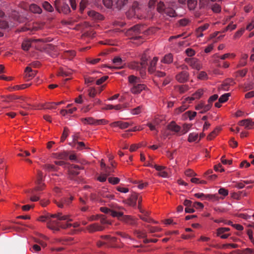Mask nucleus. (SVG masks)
<instances>
[{
    "label": "nucleus",
    "mask_w": 254,
    "mask_h": 254,
    "mask_svg": "<svg viewBox=\"0 0 254 254\" xmlns=\"http://www.w3.org/2000/svg\"><path fill=\"white\" fill-rule=\"evenodd\" d=\"M75 56V52L74 51H67L64 53V56L67 59H71Z\"/></svg>",
    "instance_id": "obj_39"
},
{
    "label": "nucleus",
    "mask_w": 254,
    "mask_h": 254,
    "mask_svg": "<svg viewBox=\"0 0 254 254\" xmlns=\"http://www.w3.org/2000/svg\"><path fill=\"white\" fill-rule=\"evenodd\" d=\"M158 60L157 57H154L152 60L150 62L149 66L148 67V71L150 73H153L155 71V66L156 63Z\"/></svg>",
    "instance_id": "obj_21"
},
{
    "label": "nucleus",
    "mask_w": 254,
    "mask_h": 254,
    "mask_svg": "<svg viewBox=\"0 0 254 254\" xmlns=\"http://www.w3.org/2000/svg\"><path fill=\"white\" fill-rule=\"evenodd\" d=\"M173 58L171 54L166 55L161 60V62L164 64H169L173 62Z\"/></svg>",
    "instance_id": "obj_29"
},
{
    "label": "nucleus",
    "mask_w": 254,
    "mask_h": 254,
    "mask_svg": "<svg viewBox=\"0 0 254 254\" xmlns=\"http://www.w3.org/2000/svg\"><path fill=\"white\" fill-rule=\"evenodd\" d=\"M29 10L34 13L40 14L42 12L41 8L36 4H31L29 7Z\"/></svg>",
    "instance_id": "obj_24"
},
{
    "label": "nucleus",
    "mask_w": 254,
    "mask_h": 254,
    "mask_svg": "<svg viewBox=\"0 0 254 254\" xmlns=\"http://www.w3.org/2000/svg\"><path fill=\"white\" fill-rule=\"evenodd\" d=\"M133 234L139 239L145 238L147 237L146 232L144 231L134 230L133 231Z\"/></svg>",
    "instance_id": "obj_28"
},
{
    "label": "nucleus",
    "mask_w": 254,
    "mask_h": 254,
    "mask_svg": "<svg viewBox=\"0 0 254 254\" xmlns=\"http://www.w3.org/2000/svg\"><path fill=\"white\" fill-rule=\"evenodd\" d=\"M80 168L76 165H70L69 168V173L73 176H77L79 173Z\"/></svg>",
    "instance_id": "obj_23"
},
{
    "label": "nucleus",
    "mask_w": 254,
    "mask_h": 254,
    "mask_svg": "<svg viewBox=\"0 0 254 254\" xmlns=\"http://www.w3.org/2000/svg\"><path fill=\"white\" fill-rule=\"evenodd\" d=\"M248 58V55L247 54H243L242 55V58L241 59V60L239 62V63L237 65V68H240L241 67H243L245 66L247 64V60Z\"/></svg>",
    "instance_id": "obj_27"
},
{
    "label": "nucleus",
    "mask_w": 254,
    "mask_h": 254,
    "mask_svg": "<svg viewBox=\"0 0 254 254\" xmlns=\"http://www.w3.org/2000/svg\"><path fill=\"white\" fill-rule=\"evenodd\" d=\"M128 0H116L115 5L118 9L123 8L127 3Z\"/></svg>",
    "instance_id": "obj_25"
},
{
    "label": "nucleus",
    "mask_w": 254,
    "mask_h": 254,
    "mask_svg": "<svg viewBox=\"0 0 254 254\" xmlns=\"http://www.w3.org/2000/svg\"><path fill=\"white\" fill-rule=\"evenodd\" d=\"M25 78L27 80L33 77L36 74V71L33 70L31 67L27 66L25 70Z\"/></svg>",
    "instance_id": "obj_20"
},
{
    "label": "nucleus",
    "mask_w": 254,
    "mask_h": 254,
    "mask_svg": "<svg viewBox=\"0 0 254 254\" xmlns=\"http://www.w3.org/2000/svg\"><path fill=\"white\" fill-rule=\"evenodd\" d=\"M43 168L47 171H55L56 169V167L54 165L46 164L43 166Z\"/></svg>",
    "instance_id": "obj_51"
},
{
    "label": "nucleus",
    "mask_w": 254,
    "mask_h": 254,
    "mask_svg": "<svg viewBox=\"0 0 254 254\" xmlns=\"http://www.w3.org/2000/svg\"><path fill=\"white\" fill-rule=\"evenodd\" d=\"M138 194L133 192L132 193L128 199L127 200V203L131 206L136 205V201L138 199Z\"/></svg>",
    "instance_id": "obj_18"
},
{
    "label": "nucleus",
    "mask_w": 254,
    "mask_h": 254,
    "mask_svg": "<svg viewBox=\"0 0 254 254\" xmlns=\"http://www.w3.org/2000/svg\"><path fill=\"white\" fill-rule=\"evenodd\" d=\"M139 9V4L137 2L135 1L132 3L131 8L129 9L128 12L131 15H135L136 11Z\"/></svg>",
    "instance_id": "obj_32"
},
{
    "label": "nucleus",
    "mask_w": 254,
    "mask_h": 254,
    "mask_svg": "<svg viewBox=\"0 0 254 254\" xmlns=\"http://www.w3.org/2000/svg\"><path fill=\"white\" fill-rule=\"evenodd\" d=\"M146 227L148 228L149 232L151 233H154L157 232H159L161 230V228L158 227L151 226L150 225H146Z\"/></svg>",
    "instance_id": "obj_43"
},
{
    "label": "nucleus",
    "mask_w": 254,
    "mask_h": 254,
    "mask_svg": "<svg viewBox=\"0 0 254 254\" xmlns=\"http://www.w3.org/2000/svg\"><path fill=\"white\" fill-rule=\"evenodd\" d=\"M108 78V76H104L100 78V79H98L96 80V84L97 85H100L102 84L104 81H105Z\"/></svg>",
    "instance_id": "obj_63"
},
{
    "label": "nucleus",
    "mask_w": 254,
    "mask_h": 254,
    "mask_svg": "<svg viewBox=\"0 0 254 254\" xmlns=\"http://www.w3.org/2000/svg\"><path fill=\"white\" fill-rule=\"evenodd\" d=\"M209 26V24L206 23V24H204L203 25L199 27L197 29V33L202 32L203 31L207 29Z\"/></svg>",
    "instance_id": "obj_53"
},
{
    "label": "nucleus",
    "mask_w": 254,
    "mask_h": 254,
    "mask_svg": "<svg viewBox=\"0 0 254 254\" xmlns=\"http://www.w3.org/2000/svg\"><path fill=\"white\" fill-rule=\"evenodd\" d=\"M191 126L190 124H184L182 128L181 127V134L187 133L191 127Z\"/></svg>",
    "instance_id": "obj_42"
},
{
    "label": "nucleus",
    "mask_w": 254,
    "mask_h": 254,
    "mask_svg": "<svg viewBox=\"0 0 254 254\" xmlns=\"http://www.w3.org/2000/svg\"><path fill=\"white\" fill-rule=\"evenodd\" d=\"M43 173L41 171H38L37 174V179L36 181V184L40 185L43 180Z\"/></svg>",
    "instance_id": "obj_48"
},
{
    "label": "nucleus",
    "mask_w": 254,
    "mask_h": 254,
    "mask_svg": "<svg viewBox=\"0 0 254 254\" xmlns=\"http://www.w3.org/2000/svg\"><path fill=\"white\" fill-rule=\"evenodd\" d=\"M194 196L200 199L201 200L205 199L210 200L214 199L216 197L215 195L204 194L203 193H196L194 194Z\"/></svg>",
    "instance_id": "obj_17"
},
{
    "label": "nucleus",
    "mask_w": 254,
    "mask_h": 254,
    "mask_svg": "<svg viewBox=\"0 0 254 254\" xmlns=\"http://www.w3.org/2000/svg\"><path fill=\"white\" fill-rule=\"evenodd\" d=\"M108 123V121L105 119L95 120V125H105Z\"/></svg>",
    "instance_id": "obj_61"
},
{
    "label": "nucleus",
    "mask_w": 254,
    "mask_h": 254,
    "mask_svg": "<svg viewBox=\"0 0 254 254\" xmlns=\"http://www.w3.org/2000/svg\"><path fill=\"white\" fill-rule=\"evenodd\" d=\"M43 7L45 10L49 12H52L54 10L53 6L47 1H44L43 3Z\"/></svg>",
    "instance_id": "obj_40"
},
{
    "label": "nucleus",
    "mask_w": 254,
    "mask_h": 254,
    "mask_svg": "<svg viewBox=\"0 0 254 254\" xmlns=\"http://www.w3.org/2000/svg\"><path fill=\"white\" fill-rule=\"evenodd\" d=\"M42 107L43 109L50 110L55 109L56 108L55 105V102L46 103L45 104H43Z\"/></svg>",
    "instance_id": "obj_38"
},
{
    "label": "nucleus",
    "mask_w": 254,
    "mask_h": 254,
    "mask_svg": "<svg viewBox=\"0 0 254 254\" xmlns=\"http://www.w3.org/2000/svg\"><path fill=\"white\" fill-rule=\"evenodd\" d=\"M5 16L4 12L0 10V28L6 29L8 27V23L5 20Z\"/></svg>",
    "instance_id": "obj_15"
},
{
    "label": "nucleus",
    "mask_w": 254,
    "mask_h": 254,
    "mask_svg": "<svg viewBox=\"0 0 254 254\" xmlns=\"http://www.w3.org/2000/svg\"><path fill=\"white\" fill-rule=\"evenodd\" d=\"M73 199V197L71 196L69 197H64L61 198L59 200H56L55 203L59 207L64 208L65 206H68Z\"/></svg>",
    "instance_id": "obj_6"
},
{
    "label": "nucleus",
    "mask_w": 254,
    "mask_h": 254,
    "mask_svg": "<svg viewBox=\"0 0 254 254\" xmlns=\"http://www.w3.org/2000/svg\"><path fill=\"white\" fill-rule=\"evenodd\" d=\"M189 73L186 71L180 72L176 76V80L180 83H184L188 80Z\"/></svg>",
    "instance_id": "obj_9"
},
{
    "label": "nucleus",
    "mask_w": 254,
    "mask_h": 254,
    "mask_svg": "<svg viewBox=\"0 0 254 254\" xmlns=\"http://www.w3.org/2000/svg\"><path fill=\"white\" fill-rule=\"evenodd\" d=\"M68 131H69L67 127H64L63 134L61 137V140L62 142H64L65 141L66 138L68 136Z\"/></svg>",
    "instance_id": "obj_45"
},
{
    "label": "nucleus",
    "mask_w": 254,
    "mask_h": 254,
    "mask_svg": "<svg viewBox=\"0 0 254 254\" xmlns=\"http://www.w3.org/2000/svg\"><path fill=\"white\" fill-rule=\"evenodd\" d=\"M113 64H114V66H108L109 68H117V69H121L124 67V65L125 63H124L122 59L119 57H115L113 60Z\"/></svg>",
    "instance_id": "obj_13"
},
{
    "label": "nucleus",
    "mask_w": 254,
    "mask_h": 254,
    "mask_svg": "<svg viewBox=\"0 0 254 254\" xmlns=\"http://www.w3.org/2000/svg\"><path fill=\"white\" fill-rule=\"evenodd\" d=\"M212 10L215 13H219L221 12V8L220 5L218 3L213 4L211 7Z\"/></svg>",
    "instance_id": "obj_44"
},
{
    "label": "nucleus",
    "mask_w": 254,
    "mask_h": 254,
    "mask_svg": "<svg viewBox=\"0 0 254 254\" xmlns=\"http://www.w3.org/2000/svg\"><path fill=\"white\" fill-rule=\"evenodd\" d=\"M248 69L247 68H245L242 70L237 71L234 73V75L236 77H237L238 76L244 77L246 75Z\"/></svg>",
    "instance_id": "obj_36"
},
{
    "label": "nucleus",
    "mask_w": 254,
    "mask_h": 254,
    "mask_svg": "<svg viewBox=\"0 0 254 254\" xmlns=\"http://www.w3.org/2000/svg\"><path fill=\"white\" fill-rule=\"evenodd\" d=\"M212 105V104L211 103L209 102H208V104L207 105L204 104L203 110L201 111L200 113L203 114L210 110V109L211 108Z\"/></svg>",
    "instance_id": "obj_55"
},
{
    "label": "nucleus",
    "mask_w": 254,
    "mask_h": 254,
    "mask_svg": "<svg viewBox=\"0 0 254 254\" xmlns=\"http://www.w3.org/2000/svg\"><path fill=\"white\" fill-rule=\"evenodd\" d=\"M88 15L90 17H93L95 19L101 20L103 18V16L98 12L95 11L91 10L88 12Z\"/></svg>",
    "instance_id": "obj_31"
},
{
    "label": "nucleus",
    "mask_w": 254,
    "mask_h": 254,
    "mask_svg": "<svg viewBox=\"0 0 254 254\" xmlns=\"http://www.w3.org/2000/svg\"><path fill=\"white\" fill-rule=\"evenodd\" d=\"M71 74V71H65L63 69H61L59 73V75L62 76H68Z\"/></svg>",
    "instance_id": "obj_52"
},
{
    "label": "nucleus",
    "mask_w": 254,
    "mask_h": 254,
    "mask_svg": "<svg viewBox=\"0 0 254 254\" xmlns=\"http://www.w3.org/2000/svg\"><path fill=\"white\" fill-rule=\"evenodd\" d=\"M52 156L54 158L66 160L69 156V152L64 151L62 152L53 153Z\"/></svg>",
    "instance_id": "obj_16"
},
{
    "label": "nucleus",
    "mask_w": 254,
    "mask_h": 254,
    "mask_svg": "<svg viewBox=\"0 0 254 254\" xmlns=\"http://www.w3.org/2000/svg\"><path fill=\"white\" fill-rule=\"evenodd\" d=\"M69 220L68 216L67 215H63L60 212L54 214H48L46 216H42L39 218V220L42 222L47 221V227L55 231H59V221H68Z\"/></svg>",
    "instance_id": "obj_1"
},
{
    "label": "nucleus",
    "mask_w": 254,
    "mask_h": 254,
    "mask_svg": "<svg viewBox=\"0 0 254 254\" xmlns=\"http://www.w3.org/2000/svg\"><path fill=\"white\" fill-rule=\"evenodd\" d=\"M31 42L30 40H25L22 44V48L24 51H27L31 47Z\"/></svg>",
    "instance_id": "obj_34"
},
{
    "label": "nucleus",
    "mask_w": 254,
    "mask_h": 254,
    "mask_svg": "<svg viewBox=\"0 0 254 254\" xmlns=\"http://www.w3.org/2000/svg\"><path fill=\"white\" fill-rule=\"evenodd\" d=\"M111 165L112 167H107L106 168H105V169H103V170L102 171L103 173L107 176L110 175L111 173L114 172V170L112 168V167H114L113 163H111Z\"/></svg>",
    "instance_id": "obj_37"
},
{
    "label": "nucleus",
    "mask_w": 254,
    "mask_h": 254,
    "mask_svg": "<svg viewBox=\"0 0 254 254\" xmlns=\"http://www.w3.org/2000/svg\"><path fill=\"white\" fill-rule=\"evenodd\" d=\"M104 229L105 227L104 226H101L98 223L92 224L86 227L87 230L91 233L97 231H102Z\"/></svg>",
    "instance_id": "obj_8"
},
{
    "label": "nucleus",
    "mask_w": 254,
    "mask_h": 254,
    "mask_svg": "<svg viewBox=\"0 0 254 254\" xmlns=\"http://www.w3.org/2000/svg\"><path fill=\"white\" fill-rule=\"evenodd\" d=\"M109 214L113 217H117L120 220L124 214L123 212L118 211L115 209H111Z\"/></svg>",
    "instance_id": "obj_30"
},
{
    "label": "nucleus",
    "mask_w": 254,
    "mask_h": 254,
    "mask_svg": "<svg viewBox=\"0 0 254 254\" xmlns=\"http://www.w3.org/2000/svg\"><path fill=\"white\" fill-rule=\"evenodd\" d=\"M147 166L154 167L156 170L159 171V172L165 168V167L163 166H160L158 165H154V166H153L150 164H148L147 165Z\"/></svg>",
    "instance_id": "obj_58"
},
{
    "label": "nucleus",
    "mask_w": 254,
    "mask_h": 254,
    "mask_svg": "<svg viewBox=\"0 0 254 254\" xmlns=\"http://www.w3.org/2000/svg\"><path fill=\"white\" fill-rule=\"evenodd\" d=\"M150 58L148 55V51H146L141 56V62H133L130 64V67L133 69L139 70L141 77L144 78L146 75V68L147 61Z\"/></svg>",
    "instance_id": "obj_2"
},
{
    "label": "nucleus",
    "mask_w": 254,
    "mask_h": 254,
    "mask_svg": "<svg viewBox=\"0 0 254 254\" xmlns=\"http://www.w3.org/2000/svg\"><path fill=\"white\" fill-rule=\"evenodd\" d=\"M128 81L130 84L131 87L135 85L136 84L139 83V78L133 75H130L128 77Z\"/></svg>",
    "instance_id": "obj_33"
},
{
    "label": "nucleus",
    "mask_w": 254,
    "mask_h": 254,
    "mask_svg": "<svg viewBox=\"0 0 254 254\" xmlns=\"http://www.w3.org/2000/svg\"><path fill=\"white\" fill-rule=\"evenodd\" d=\"M196 1L194 0H188V4L189 8L190 9H193L194 8L196 4Z\"/></svg>",
    "instance_id": "obj_50"
},
{
    "label": "nucleus",
    "mask_w": 254,
    "mask_h": 254,
    "mask_svg": "<svg viewBox=\"0 0 254 254\" xmlns=\"http://www.w3.org/2000/svg\"><path fill=\"white\" fill-rule=\"evenodd\" d=\"M144 31L143 26L138 24L130 28L127 33L131 36L130 39L138 40L142 38V36L140 35L142 34Z\"/></svg>",
    "instance_id": "obj_4"
},
{
    "label": "nucleus",
    "mask_w": 254,
    "mask_h": 254,
    "mask_svg": "<svg viewBox=\"0 0 254 254\" xmlns=\"http://www.w3.org/2000/svg\"><path fill=\"white\" fill-rule=\"evenodd\" d=\"M198 137V133H191L189 134L188 137V141L189 142H193L196 141Z\"/></svg>",
    "instance_id": "obj_41"
},
{
    "label": "nucleus",
    "mask_w": 254,
    "mask_h": 254,
    "mask_svg": "<svg viewBox=\"0 0 254 254\" xmlns=\"http://www.w3.org/2000/svg\"><path fill=\"white\" fill-rule=\"evenodd\" d=\"M203 92L202 89H198L195 93H194L192 97H188L186 99L187 101H191L192 100H194L195 99L199 98L201 95L203 94Z\"/></svg>",
    "instance_id": "obj_26"
},
{
    "label": "nucleus",
    "mask_w": 254,
    "mask_h": 254,
    "mask_svg": "<svg viewBox=\"0 0 254 254\" xmlns=\"http://www.w3.org/2000/svg\"><path fill=\"white\" fill-rule=\"evenodd\" d=\"M198 78L201 80L206 79V78H207L206 73L204 71H200L198 75Z\"/></svg>",
    "instance_id": "obj_64"
},
{
    "label": "nucleus",
    "mask_w": 254,
    "mask_h": 254,
    "mask_svg": "<svg viewBox=\"0 0 254 254\" xmlns=\"http://www.w3.org/2000/svg\"><path fill=\"white\" fill-rule=\"evenodd\" d=\"M109 183L113 185L117 184L120 182V179L117 177H110L108 179Z\"/></svg>",
    "instance_id": "obj_54"
},
{
    "label": "nucleus",
    "mask_w": 254,
    "mask_h": 254,
    "mask_svg": "<svg viewBox=\"0 0 254 254\" xmlns=\"http://www.w3.org/2000/svg\"><path fill=\"white\" fill-rule=\"evenodd\" d=\"M84 123H87L90 125H94L95 124V119L92 117L86 118L83 119Z\"/></svg>",
    "instance_id": "obj_47"
},
{
    "label": "nucleus",
    "mask_w": 254,
    "mask_h": 254,
    "mask_svg": "<svg viewBox=\"0 0 254 254\" xmlns=\"http://www.w3.org/2000/svg\"><path fill=\"white\" fill-rule=\"evenodd\" d=\"M103 2L105 6H106L108 8L111 7L113 5V2L112 0H103Z\"/></svg>",
    "instance_id": "obj_59"
},
{
    "label": "nucleus",
    "mask_w": 254,
    "mask_h": 254,
    "mask_svg": "<svg viewBox=\"0 0 254 254\" xmlns=\"http://www.w3.org/2000/svg\"><path fill=\"white\" fill-rule=\"evenodd\" d=\"M218 132V130H217V129L211 132L210 134L207 136L208 140H211L213 139V138H214L215 136L217 134Z\"/></svg>",
    "instance_id": "obj_60"
},
{
    "label": "nucleus",
    "mask_w": 254,
    "mask_h": 254,
    "mask_svg": "<svg viewBox=\"0 0 254 254\" xmlns=\"http://www.w3.org/2000/svg\"><path fill=\"white\" fill-rule=\"evenodd\" d=\"M142 109V106H138L137 107L132 109L130 111V113L132 115H138V114H139L141 112Z\"/></svg>",
    "instance_id": "obj_49"
},
{
    "label": "nucleus",
    "mask_w": 254,
    "mask_h": 254,
    "mask_svg": "<svg viewBox=\"0 0 254 254\" xmlns=\"http://www.w3.org/2000/svg\"><path fill=\"white\" fill-rule=\"evenodd\" d=\"M239 125L244 126L246 129H250L254 127V122L251 119H246L241 121Z\"/></svg>",
    "instance_id": "obj_14"
},
{
    "label": "nucleus",
    "mask_w": 254,
    "mask_h": 254,
    "mask_svg": "<svg viewBox=\"0 0 254 254\" xmlns=\"http://www.w3.org/2000/svg\"><path fill=\"white\" fill-rule=\"evenodd\" d=\"M185 61L192 68L196 70H199L201 68L200 64H199L198 60L196 59L187 58L185 59Z\"/></svg>",
    "instance_id": "obj_7"
},
{
    "label": "nucleus",
    "mask_w": 254,
    "mask_h": 254,
    "mask_svg": "<svg viewBox=\"0 0 254 254\" xmlns=\"http://www.w3.org/2000/svg\"><path fill=\"white\" fill-rule=\"evenodd\" d=\"M146 87L143 84L137 83L130 87V91L132 94H138L140 93L142 90H145Z\"/></svg>",
    "instance_id": "obj_10"
},
{
    "label": "nucleus",
    "mask_w": 254,
    "mask_h": 254,
    "mask_svg": "<svg viewBox=\"0 0 254 254\" xmlns=\"http://www.w3.org/2000/svg\"><path fill=\"white\" fill-rule=\"evenodd\" d=\"M67 216H68V218L70 220H69L68 221L66 220L67 221V223L65 224H64V223H62L60 222L59 229L60 228H62L63 229H66V228L71 227V226H72L74 228H77L79 226V224L78 223H74L73 224L68 223V221H70L72 220L69 218V216L68 215H67Z\"/></svg>",
    "instance_id": "obj_22"
},
{
    "label": "nucleus",
    "mask_w": 254,
    "mask_h": 254,
    "mask_svg": "<svg viewBox=\"0 0 254 254\" xmlns=\"http://www.w3.org/2000/svg\"><path fill=\"white\" fill-rule=\"evenodd\" d=\"M176 88L180 93L183 94L188 91L189 87L187 85H182L177 86Z\"/></svg>",
    "instance_id": "obj_35"
},
{
    "label": "nucleus",
    "mask_w": 254,
    "mask_h": 254,
    "mask_svg": "<svg viewBox=\"0 0 254 254\" xmlns=\"http://www.w3.org/2000/svg\"><path fill=\"white\" fill-rule=\"evenodd\" d=\"M120 220L130 225H136V220L130 215H123Z\"/></svg>",
    "instance_id": "obj_11"
},
{
    "label": "nucleus",
    "mask_w": 254,
    "mask_h": 254,
    "mask_svg": "<svg viewBox=\"0 0 254 254\" xmlns=\"http://www.w3.org/2000/svg\"><path fill=\"white\" fill-rule=\"evenodd\" d=\"M186 54L189 57H192L194 55L195 51L190 48H188L185 51Z\"/></svg>",
    "instance_id": "obj_62"
},
{
    "label": "nucleus",
    "mask_w": 254,
    "mask_h": 254,
    "mask_svg": "<svg viewBox=\"0 0 254 254\" xmlns=\"http://www.w3.org/2000/svg\"><path fill=\"white\" fill-rule=\"evenodd\" d=\"M103 198H107L108 199H112L114 197V195L107 192H104L101 194Z\"/></svg>",
    "instance_id": "obj_57"
},
{
    "label": "nucleus",
    "mask_w": 254,
    "mask_h": 254,
    "mask_svg": "<svg viewBox=\"0 0 254 254\" xmlns=\"http://www.w3.org/2000/svg\"><path fill=\"white\" fill-rule=\"evenodd\" d=\"M229 96L230 93H225L220 96V97L219 99V101L220 102L224 103L228 100V97Z\"/></svg>",
    "instance_id": "obj_46"
},
{
    "label": "nucleus",
    "mask_w": 254,
    "mask_h": 254,
    "mask_svg": "<svg viewBox=\"0 0 254 254\" xmlns=\"http://www.w3.org/2000/svg\"><path fill=\"white\" fill-rule=\"evenodd\" d=\"M60 0H56L55 1V6L56 9L59 12H63L64 14H67L70 11L68 5L66 3H63L61 7L60 6Z\"/></svg>",
    "instance_id": "obj_5"
},
{
    "label": "nucleus",
    "mask_w": 254,
    "mask_h": 254,
    "mask_svg": "<svg viewBox=\"0 0 254 254\" xmlns=\"http://www.w3.org/2000/svg\"><path fill=\"white\" fill-rule=\"evenodd\" d=\"M131 124L128 122H124L121 121L114 122L110 124L112 127H119L121 129L127 128Z\"/></svg>",
    "instance_id": "obj_12"
},
{
    "label": "nucleus",
    "mask_w": 254,
    "mask_h": 254,
    "mask_svg": "<svg viewBox=\"0 0 254 254\" xmlns=\"http://www.w3.org/2000/svg\"><path fill=\"white\" fill-rule=\"evenodd\" d=\"M168 128L170 130L181 135V127L175 122H171L168 126Z\"/></svg>",
    "instance_id": "obj_19"
},
{
    "label": "nucleus",
    "mask_w": 254,
    "mask_h": 254,
    "mask_svg": "<svg viewBox=\"0 0 254 254\" xmlns=\"http://www.w3.org/2000/svg\"><path fill=\"white\" fill-rule=\"evenodd\" d=\"M175 5V2H170L165 5L164 2L160 1L157 4V9L160 13L165 14L170 17H175L178 15L174 9Z\"/></svg>",
    "instance_id": "obj_3"
},
{
    "label": "nucleus",
    "mask_w": 254,
    "mask_h": 254,
    "mask_svg": "<svg viewBox=\"0 0 254 254\" xmlns=\"http://www.w3.org/2000/svg\"><path fill=\"white\" fill-rule=\"evenodd\" d=\"M185 114L188 116L190 120H192L196 115V112L190 111L187 112Z\"/></svg>",
    "instance_id": "obj_56"
}]
</instances>
